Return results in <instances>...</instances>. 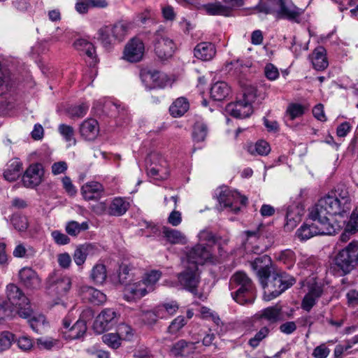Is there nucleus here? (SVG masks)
I'll use <instances>...</instances> for the list:
<instances>
[{
  "instance_id": "38",
  "label": "nucleus",
  "mask_w": 358,
  "mask_h": 358,
  "mask_svg": "<svg viewBox=\"0 0 358 358\" xmlns=\"http://www.w3.org/2000/svg\"><path fill=\"white\" fill-rule=\"evenodd\" d=\"M157 308L158 316L160 317V319H165L175 315L179 309V305L176 301H172L161 303L157 306Z\"/></svg>"
},
{
  "instance_id": "24",
  "label": "nucleus",
  "mask_w": 358,
  "mask_h": 358,
  "mask_svg": "<svg viewBox=\"0 0 358 358\" xmlns=\"http://www.w3.org/2000/svg\"><path fill=\"white\" fill-rule=\"evenodd\" d=\"M216 54L214 44L210 42H201L198 43L194 49V55L202 61L211 60Z\"/></svg>"
},
{
  "instance_id": "28",
  "label": "nucleus",
  "mask_w": 358,
  "mask_h": 358,
  "mask_svg": "<svg viewBox=\"0 0 358 358\" xmlns=\"http://www.w3.org/2000/svg\"><path fill=\"white\" fill-rule=\"evenodd\" d=\"M22 170V163L18 158H14L9 161L7 168L3 172V178L9 182L15 181L19 178Z\"/></svg>"
},
{
  "instance_id": "4",
  "label": "nucleus",
  "mask_w": 358,
  "mask_h": 358,
  "mask_svg": "<svg viewBox=\"0 0 358 358\" xmlns=\"http://www.w3.org/2000/svg\"><path fill=\"white\" fill-rule=\"evenodd\" d=\"M254 10L257 13L273 15L276 20H287L299 22L303 10L297 7L292 0H278L272 3L256 6Z\"/></svg>"
},
{
  "instance_id": "62",
  "label": "nucleus",
  "mask_w": 358,
  "mask_h": 358,
  "mask_svg": "<svg viewBox=\"0 0 358 358\" xmlns=\"http://www.w3.org/2000/svg\"><path fill=\"white\" fill-rule=\"evenodd\" d=\"M330 353V350L325 344H321L317 346L313 352V356L315 358H327Z\"/></svg>"
},
{
  "instance_id": "40",
  "label": "nucleus",
  "mask_w": 358,
  "mask_h": 358,
  "mask_svg": "<svg viewBox=\"0 0 358 358\" xmlns=\"http://www.w3.org/2000/svg\"><path fill=\"white\" fill-rule=\"evenodd\" d=\"M248 152L252 155L266 156L271 152L270 145L264 140H260L255 144H250L247 148Z\"/></svg>"
},
{
  "instance_id": "60",
  "label": "nucleus",
  "mask_w": 358,
  "mask_h": 358,
  "mask_svg": "<svg viewBox=\"0 0 358 358\" xmlns=\"http://www.w3.org/2000/svg\"><path fill=\"white\" fill-rule=\"evenodd\" d=\"M346 228L350 232L352 233L358 231V207L356 208L351 214Z\"/></svg>"
},
{
  "instance_id": "36",
  "label": "nucleus",
  "mask_w": 358,
  "mask_h": 358,
  "mask_svg": "<svg viewBox=\"0 0 358 358\" xmlns=\"http://www.w3.org/2000/svg\"><path fill=\"white\" fill-rule=\"evenodd\" d=\"M114 40L122 41L128 34L131 28V23L125 21H119L110 26Z\"/></svg>"
},
{
  "instance_id": "14",
  "label": "nucleus",
  "mask_w": 358,
  "mask_h": 358,
  "mask_svg": "<svg viewBox=\"0 0 358 358\" xmlns=\"http://www.w3.org/2000/svg\"><path fill=\"white\" fill-rule=\"evenodd\" d=\"M116 317L117 313L113 309L106 308L103 310L94 322L93 329L94 331L101 334L111 329L117 322Z\"/></svg>"
},
{
  "instance_id": "64",
  "label": "nucleus",
  "mask_w": 358,
  "mask_h": 358,
  "mask_svg": "<svg viewBox=\"0 0 358 358\" xmlns=\"http://www.w3.org/2000/svg\"><path fill=\"white\" fill-rule=\"evenodd\" d=\"M348 305L350 307H356L358 306V291L356 289H350L346 294Z\"/></svg>"
},
{
  "instance_id": "11",
  "label": "nucleus",
  "mask_w": 358,
  "mask_h": 358,
  "mask_svg": "<svg viewBox=\"0 0 358 358\" xmlns=\"http://www.w3.org/2000/svg\"><path fill=\"white\" fill-rule=\"evenodd\" d=\"M211 246L209 245L197 244L187 252V259L189 266L203 265L212 257Z\"/></svg>"
},
{
  "instance_id": "22",
  "label": "nucleus",
  "mask_w": 358,
  "mask_h": 358,
  "mask_svg": "<svg viewBox=\"0 0 358 358\" xmlns=\"http://www.w3.org/2000/svg\"><path fill=\"white\" fill-rule=\"evenodd\" d=\"M227 110L231 116L236 118L248 117L253 112L252 106L243 100H238L236 102L229 103Z\"/></svg>"
},
{
  "instance_id": "29",
  "label": "nucleus",
  "mask_w": 358,
  "mask_h": 358,
  "mask_svg": "<svg viewBox=\"0 0 358 358\" xmlns=\"http://www.w3.org/2000/svg\"><path fill=\"white\" fill-rule=\"evenodd\" d=\"M83 298L94 305H101L106 301V296L101 291L89 286L81 288Z\"/></svg>"
},
{
  "instance_id": "42",
  "label": "nucleus",
  "mask_w": 358,
  "mask_h": 358,
  "mask_svg": "<svg viewBox=\"0 0 358 358\" xmlns=\"http://www.w3.org/2000/svg\"><path fill=\"white\" fill-rule=\"evenodd\" d=\"M89 224L87 222L79 223L76 221H69L65 226V231L69 236L76 237L80 232L87 230Z\"/></svg>"
},
{
  "instance_id": "57",
  "label": "nucleus",
  "mask_w": 358,
  "mask_h": 358,
  "mask_svg": "<svg viewBox=\"0 0 358 358\" xmlns=\"http://www.w3.org/2000/svg\"><path fill=\"white\" fill-rule=\"evenodd\" d=\"M88 108L89 106L87 104L82 103L71 108L69 113L72 117L81 118L87 114Z\"/></svg>"
},
{
  "instance_id": "44",
  "label": "nucleus",
  "mask_w": 358,
  "mask_h": 358,
  "mask_svg": "<svg viewBox=\"0 0 358 358\" xmlns=\"http://www.w3.org/2000/svg\"><path fill=\"white\" fill-rule=\"evenodd\" d=\"M271 332V329L269 326H264L262 327L255 334V336L249 339L248 345L252 348H257L260 343L268 337L269 333Z\"/></svg>"
},
{
  "instance_id": "15",
  "label": "nucleus",
  "mask_w": 358,
  "mask_h": 358,
  "mask_svg": "<svg viewBox=\"0 0 358 358\" xmlns=\"http://www.w3.org/2000/svg\"><path fill=\"white\" fill-rule=\"evenodd\" d=\"M145 45L142 40L134 37L129 41L124 50V59L129 62H138L143 57Z\"/></svg>"
},
{
  "instance_id": "37",
  "label": "nucleus",
  "mask_w": 358,
  "mask_h": 358,
  "mask_svg": "<svg viewBox=\"0 0 358 358\" xmlns=\"http://www.w3.org/2000/svg\"><path fill=\"white\" fill-rule=\"evenodd\" d=\"M208 133L207 124L201 121H196L192 128V139L196 143L205 141Z\"/></svg>"
},
{
  "instance_id": "58",
  "label": "nucleus",
  "mask_w": 358,
  "mask_h": 358,
  "mask_svg": "<svg viewBox=\"0 0 358 358\" xmlns=\"http://www.w3.org/2000/svg\"><path fill=\"white\" fill-rule=\"evenodd\" d=\"M76 46H81L83 47V51L85 53L90 57L94 58L95 55V48L92 43L86 41L85 40L81 39L78 40L75 43Z\"/></svg>"
},
{
  "instance_id": "21",
  "label": "nucleus",
  "mask_w": 358,
  "mask_h": 358,
  "mask_svg": "<svg viewBox=\"0 0 358 358\" xmlns=\"http://www.w3.org/2000/svg\"><path fill=\"white\" fill-rule=\"evenodd\" d=\"M103 192V186L98 182H87L81 187V194L86 201H97Z\"/></svg>"
},
{
  "instance_id": "17",
  "label": "nucleus",
  "mask_w": 358,
  "mask_h": 358,
  "mask_svg": "<svg viewBox=\"0 0 358 358\" xmlns=\"http://www.w3.org/2000/svg\"><path fill=\"white\" fill-rule=\"evenodd\" d=\"M20 282L27 289H38L41 286V280L36 271L30 267H24L19 272Z\"/></svg>"
},
{
  "instance_id": "9",
  "label": "nucleus",
  "mask_w": 358,
  "mask_h": 358,
  "mask_svg": "<svg viewBox=\"0 0 358 358\" xmlns=\"http://www.w3.org/2000/svg\"><path fill=\"white\" fill-rule=\"evenodd\" d=\"M178 280L185 289L195 295L197 294V287L200 282V275L197 266H187L182 272L178 274Z\"/></svg>"
},
{
  "instance_id": "55",
  "label": "nucleus",
  "mask_w": 358,
  "mask_h": 358,
  "mask_svg": "<svg viewBox=\"0 0 358 358\" xmlns=\"http://www.w3.org/2000/svg\"><path fill=\"white\" fill-rule=\"evenodd\" d=\"M305 108L299 103H291L288 106L287 113L289 115L290 120H293L303 115Z\"/></svg>"
},
{
  "instance_id": "26",
  "label": "nucleus",
  "mask_w": 358,
  "mask_h": 358,
  "mask_svg": "<svg viewBox=\"0 0 358 358\" xmlns=\"http://www.w3.org/2000/svg\"><path fill=\"white\" fill-rule=\"evenodd\" d=\"M7 298L13 306H20L28 303V298L22 289L16 285L10 283L6 287Z\"/></svg>"
},
{
  "instance_id": "53",
  "label": "nucleus",
  "mask_w": 358,
  "mask_h": 358,
  "mask_svg": "<svg viewBox=\"0 0 358 358\" xmlns=\"http://www.w3.org/2000/svg\"><path fill=\"white\" fill-rule=\"evenodd\" d=\"M187 320L182 315L176 317L170 324L167 329V332L171 334L178 333L183 327L186 325Z\"/></svg>"
},
{
  "instance_id": "10",
  "label": "nucleus",
  "mask_w": 358,
  "mask_h": 358,
  "mask_svg": "<svg viewBox=\"0 0 358 358\" xmlns=\"http://www.w3.org/2000/svg\"><path fill=\"white\" fill-rule=\"evenodd\" d=\"M71 287V279L56 272L50 273L46 279L45 288L60 296L66 294Z\"/></svg>"
},
{
  "instance_id": "18",
  "label": "nucleus",
  "mask_w": 358,
  "mask_h": 358,
  "mask_svg": "<svg viewBox=\"0 0 358 358\" xmlns=\"http://www.w3.org/2000/svg\"><path fill=\"white\" fill-rule=\"evenodd\" d=\"M282 314V308L278 305L264 308L255 315V320L261 324L264 320L268 322L266 326L271 327L272 324L276 323L280 320Z\"/></svg>"
},
{
  "instance_id": "33",
  "label": "nucleus",
  "mask_w": 358,
  "mask_h": 358,
  "mask_svg": "<svg viewBox=\"0 0 358 358\" xmlns=\"http://www.w3.org/2000/svg\"><path fill=\"white\" fill-rule=\"evenodd\" d=\"M189 108V103L187 98L181 96L176 99L169 107V112L173 117H181Z\"/></svg>"
},
{
  "instance_id": "48",
  "label": "nucleus",
  "mask_w": 358,
  "mask_h": 358,
  "mask_svg": "<svg viewBox=\"0 0 358 358\" xmlns=\"http://www.w3.org/2000/svg\"><path fill=\"white\" fill-rule=\"evenodd\" d=\"M15 334L8 331L0 334V353L8 350L15 341Z\"/></svg>"
},
{
  "instance_id": "30",
  "label": "nucleus",
  "mask_w": 358,
  "mask_h": 358,
  "mask_svg": "<svg viewBox=\"0 0 358 358\" xmlns=\"http://www.w3.org/2000/svg\"><path fill=\"white\" fill-rule=\"evenodd\" d=\"M230 91V87L227 83L217 82L210 88V96L215 101H221L228 96Z\"/></svg>"
},
{
  "instance_id": "16",
  "label": "nucleus",
  "mask_w": 358,
  "mask_h": 358,
  "mask_svg": "<svg viewBox=\"0 0 358 358\" xmlns=\"http://www.w3.org/2000/svg\"><path fill=\"white\" fill-rule=\"evenodd\" d=\"M141 79L145 86L150 90L164 88L168 82L166 75L157 70L142 71Z\"/></svg>"
},
{
  "instance_id": "39",
  "label": "nucleus",
  "mask_w": 358,
  "mask_h": 358,
  "mask_svg": "<svg viewBox=\"0 0 358 358\" xmlns=\"http://www.w3.org/2000/svg\"><path fill=\"white\" fill-rule=\"evenodd\" d=\"M107 278L106 267L103 264H96L91 271L90 278L96 285L103 284Z\"/></svg>"
},
{
  "instance_id": "12",
  "label": "nucleus",
  "mask_w": 358,
  "mask_h": 358,
  "mask_svg": "<svg viewBox=\"0 0 358 358\" xmlns=\"http://www.w3.org/2000/svg\"><path fill=\"white\" fill-rule=\"evenodd\" d=\"M308 292L305 294L302 302L301 308L309 312L316 304L317 300L324 293V285L316 281L308 282Z\"/></svg>"
},
{
  "instance_id": "54",
  "label": "nucleus",
  "mask_w": 358,
  "mask_h": 358,
  "mask_svg": "<svg viewBox=\"0 0 358 358\" xmlns=\"http://www.w3.org/2000/svg\"><path fill=\"white\" fill-rule=\"evenodd\" d=\"M162 276V272L157 270H152L145 275L142 282L149 287V289H152V286L159 280Z\"/></svg>"
},
{
  "instance_id": "50",
  "label": "nucleus",
  "mask_w": 358,
  "mask_h": 358,
  "mask_svg": "<svg viewBox=\"0 0 358 358\" xmlns=\"http://www.w3.org/2000/svg\"><path fill=\"white\" fill-rule=\"evenodd\" d=\"M10 220L15 229L19 231H24L29 227L28 219L25 215L14 214Z\"/></svg>"
},
{
  "instance_id": "51",
  "label": "nucleus",
  "mask_w": 358,
  "mask_h": 358,
  "mask_svg": "<svg viewBox=\"0 0 358 358\" xmlns=\"http://www.w3.org/2000/svg\"><path fill=\"white\" fill-rule=\"evenodd\" d=\"M103 342L113 349H117L121 345L122 338L118 334L109 333L103 335Z\"/></svg>"
},
{
  "instance_id": "63",
  "label": "nucleus",
  "mask_w": 358,
  "mask_h": 358,
  "mask_svg": "<svg viewBox=\"0 0 358 358\" xmlns=\"http://www.w3.org/2000/svg\"><path fill=\"white\" fill-rule=\"evenodd\" d=\"M18 347L23 351H28L33 347V341L28 336H21L17 340Z\"/></svg>"
},
{
  "instance_id": "8",
  "label": "nucleus",
  "mask_w": 358,
  "mask_h": 358,
  "mask_svg": "<svg viewBox=\"0 0 358 358\" xmlns=\"http://www.w3.org/2000/svg\"><path fill=\"white\" fill-rule=\"evenodd\" d=\"M217 199L220 205H222L224 208H230L234 213H238L240 211L239 204L245 206L248 203L246 196L228 188H224L220 192Z\"/></svg>"
},
{
  "instance_id": "47",
  "label": "nucleus",
  "mask_w": 358,
  "mask_h": 358,
  "mask_svg": "<svg viewBox=\"0 0 358 358\" xmlns=\"http://www.w3.org/2000/svg\"><path fill=\"white\" fill-rule=\"evenodd\" d=\"M110 26H104L98 31V39L105 47L109 46L114 39Z\"/></svg>"
},
{
  "instance_id": "34",
  "label": "nucleus",
  "mask_w": 358,
  "mask_h": 358,
  "mask_svg": "<svg viewBox=\"0 0 358 358\" xmlns=\"http://www.w3.org/2000/svg\"><path fill=\"white\" fill-rule=\"evenodd\" d=\"M150 159L151 164L148 168V174L152 176H161L160 173L163 172L166 166V162L163 157L156 153L150 155Z\"/></svg>"
},
{
  "instance_id": "7",
  "label": "nucleus",
  "mask_w": 358,
  "mask_h": 358,
  "mask_svg": "<svg viewBox=\"0 0 358 358\" xmlns=\"http://www.w3.org/2000/svg\"><path fill=\"white\" fill-rule=\"evenodd\" d=\"M153 45L156 55L161 60L171 58L176 48L173 41L163 31H157L154 34Z\"/></svg>"
},
{
  "instance_id": "32",
  "label": "nucleus",
  "mask_w": 358,
  "mask_h": 358,
  "mask_svg": "<svg viewBox=\"0 0 358 358\" xmlns=\"http://www.w3.org/2000/svg\"><path fill=\"white\" fill-rule=\"evenodd\" d=\"M203 8L206 13L210 15L231 16L229 7L225 6L222 2L218 1L205 4Z\"/></svg>"
},
{
  "instance_id": "13",
  "label": "nucleus",
  "mask_w": 358,
  "mask_h": 358,
  "mask_svg": "<svg viewBox=\"0 0 358 358\" xmlns=\"http://www.w3.org/2000/svg\"><path fill=\"white\" fill-rule=\"evenodd\" d=\"M44 174L43 165L40 163L30 164L22 176L23 185L27 188H34L38 186Z\"/></svg>"
},
{
  "instance_id": "3",
  "label": "nucleus",
  "mask_w": 358,
  "mask_h": 358,
  "mask_svg": "<svg viewBox=\"0 0 358 358\" xmlns=\"http://www.w3.org/2000/svg\"><path fill=\"white\" fill-rule=\"evenodd\" d=\"M231 296L241 305L251 304L256 297V287L252 280L243 271H236L229 280Z\"/></svg>"
},
{
  "instance_id": "20",
  "label": "nucleus",
  "mask_w": 358,
  "mask_h": 358,
  "mask_svg": "<svg viewBox=\"0 0 358 358\" xmlns=\"http://www.w3.org/2000/svg\"><path fill=\"white\" fill-rule=\"evenodd\" d=\"M196 344V343L181 339L172 345L169 351L170 355L174 357H188L194 352Z\"/></svg>"
},
{
  "instance_id": "41",
  "label": "nucleus",
  "mask_w": 358,
  "mask_h": 358,
  "mask_svg": "<svg viewBox=\"0 0 358 358\" xmlns=\"http://www.w3.org/2000/svg\"><path fill=\"white\" fill-rule=\"evenodd\" d=\"M140 283L134 284L132 285L127 284L125 285L124 297L127 301H130L134 298H141L147 294L145 288L140 287Z\"/></svg>"
},
{
  "instance_id": "1",
  "label": "nucleus",
  "mask_w": 358,
  "mask_h": 358,
  "mask_svg": "<svg viewBox=\"0 0 358 358\" xmlns=\"http://www.w3.org/2000/svg\"><path fill=\"white\" fill-rule=\"evenodd\" d=\"M350 208L348 191L338 187L334 195L327 194L319 199L311 211L313 217H318L326 224H331L328 215H342L350 210Z\"/></svg>"
},
{
  "instance_id": "43",
  "label": "nucleus",
  "mask_w": 358,
  "mask_h": 358,
  "mask_svg": "<svg viewBox=\"0 0 358 358\" xmlns=\"http://www.w3.org/2000/svg\"><path fill=\"white\" fill-rule=\"evenodd\" d=\"M230 65L231 67L229 69V71L236 76L245 75L251 66V64L249 62H245L243 59L231 62Z\"/></svg>"
},
{
  "instance_id": "31",
  "label": "nucleus",
  "mask_w": 358,
  "mask_h": 358,
  "mask_svg": "<svg viewBox=\"0 0 358 358\" xmlns=\"http://www.w3.org/2000/svg\"><path fill=\"white\" fill-rule=\"evenodd\" d=\"M95 249V246L91 243H85L78 245L73 255V260L78 266H82L87 255L92 253Z\"/></svg>"
},
{
  "instance_id": "19",
  "label": "nucleus",
  "mask_w": 358,
  "mask_h": 358,
  "mask_svg": "<svg viewBox=\"0 0 358 358\" xmlns=\"http://www.w3.org/2000/svg\"><path fill=\"white\" fill-rule=\"evenodd\" d=\"M253 271L255 272L259 280L264 278L269 272L272 271V260L268 255H262L255 258L250 262Z\"/></svg>"
},
{
  "instance_id": "6",
  "label": "nucleus",
  "mask_w": 358,
  "mask_h": 358,
  "mask_svg": "<svg viewBox=\"0 0 358 358\" xmlns=\"http://www.w3.org/2000/svg\"><path fill=\"white\" fill-rule=\"evenodd\" d=\"M335 268L343 275L350 273L358 263V241H352L341 250L334 258Z\"/></svg>"
},
{
  "instance_id": "49",
  "label": "nucleus",
  "mask_w": 358,
  "mask_h": 358,
  "mask_svg": "<svg viewBox=\"0 0 358 358\" xmlns=\"http://www.w3.org/2000/svg\"><path fill=\"white\" fill-rule=\"evenodd\" d=\"M163 234L169 242L173 244L178 243L184 239L182 233L176 229L164 227Z\"/></svg>"
},
{
  "instance_id": "35",
  "label": "nucleus",
  "mask_w": 358,
  "mask_h": 358,
  "mask_svg": "<svg viewBox=\"0 0 358 358\" xmlns=\"http://www.w3.org/2000/svg\"><path fill=\"white\" fill-rule=\"evenodd\" d=\"M87 331L86 322L83 320H77L67 331H64V334L69 339L73 340L82 337Z\"/></svg>"
},
{
  "instance_id": "25",
  "label": "nucleus",
  "mask_w": 358,
  "mask_h": 358,
  "mask_svg": "<svg viewBox=\"0 0 358 358\" xmlns=\"http://www.w3.org/2000/svg\"><path fill=\"white\" fill-rule=\"evenodd\" d=\"M313 68L317 71H323L328 67L329 62L327 51L323 46H317L310 55Z\"/></svg>"
},
{
  "instance_id": "59",
  "label": "nucleus",
  "mask_w": 358,
  "mask_h": 358,
  "mask_svg": "<svg viewBox=\"0 0 358 358\" xmlns=\"http://www.w3.org/2000/svg\"><path fill=\"white\" fill-rule=\"evenodd\" d=\"M51 236L57 245H66L69 244L71 241L68 235L58 230L52 231Z\"/></svg>"
},
{
  "instance_id": "46",
  "label": "nucleus",
  "mask_w": 358,
  "mask_h": 358,
  "mask_svg": "<svg viewBox=\"0 0 358 358\" xmlns=\"http://www.w3.org/2000/svg\"><path fill=\"white\" fill-rule=\"evenodd\" d=\"M58 131L70 145H76L75 131L73 128L65 124H61L58 127Z\"/></svg>"
},
{
  "instance_id": "5",
  "label": "nucleus",
  "mask_w": 358,
  "mask_h": 358,
  "mask_svg": "<svg viewBox=\"0 0 358 358\" xmlns=\"http://www.w3.org/2000/svg\"><path fill=\"white\" fill-rule=\"evenodd\" d=\"M309 219L313 221L312 223H304L296 231V234L301 241H306L317 235H333L337 233L339 229L338 224H326L318 217H313L311 210Z\"/></svg>"
},
{
  "instance_id": "45",
  "label": "nucleus",
  "mask_w": 358,
  "mask_h": 358,
  "mask_svg": "<svg viewBox=\"0 0 358 358\" xmlns=\"http://www.w3.org/2000/svg\"><path fill=\"white\" fill-rule=\"evenodd\" d=\"M276 259L285 264L287 268H291L295 264L296 255L292 250L287 249L280 252Z\"/></svg>"
},
{
  "instance_id": "27",
  "label": "nucleus",
  "mask_w": 358,
  "mask_h": 358,
  "mask_svg": "<svg viewBox=\"0 0 358 358\" xmlns=\"http://www.w3.org/2000/svg\"><path fill=\"white\" fill-rule=\"evenodd\" d=\"M130 203L123 197H115L108 206V214L110 216L119 217L124 215L129 210Z\"/></svg>"
},
{
  "instance_id": "23",
  "label": "nucleus",
  "mask_w": 358,
  "mask_h": 358,
  "mask_svg": "<svg viewBox=\"0 0 358 358\" xmlns=\"http://www.w3.org/2000/svg\"><path fill=\"white\" fill-rule=\"evenodd\" d=\"M99 133L98 122L93 118L83 121L80 126V134L87 141H94Z\"/></svg>"
},
{
  "instance_id": "61",
  "label": "nucleus",
  "mask_w": 358,
  "mask_h": 358,
  "mask_svg": "<svg viewBox=\"0 0 358 358\" xmlns=\"http://www.w3.org/2000/svg\"><path fill=\"white\" fill-rule=\"evenodd\" d=\"M266 77L270 80H274L279 77L278 69L272 64H268L264 68Z\"/></svg>"
},
{
  "instance_id": "2",
  "label": "nucleus",
  "mask_w": 358,
  "mask_h": 358,
  "mask_svg": "<svg viewBox=\"0 0 358 358\" xmlns=\"http://www.w3.org/2000/svg\"><path fill=\"white\" fill-rule=\"evenodd\" d=\"M259 281L264 290V299L271 301L293 286L296 279L286 272L271 271Z\"/></svg>"
},
{
  "instance_id": "52",
  "label": "nucleus",
  "mask_w": 358,
  "mask_h": 358,
  "mask_svg": "<svg viewBox=\"0 0 358 358\" xmlns=\"http://www.w3.org/2000/svg\"><path fill=\"white\" fill-rule=\"evenodd\" d=\"M157 310L158 308L156 306L151 310L143 311L141 314L143 322L150 326L155 324L158 319H160V317L158 316V313H157Z\"/></svg>"
},
{
  "instance_id": "56",
  "label": "nucleus",
  "mask_w": 358,
  "mask_h": 358,
  "mask_svg": "<svg viewBox=\"0 0 358 358\" xmlns=\"http://www.w3.org/2000/svg\"><path fill=\"white\" fill-rule=\"evenodd\" d=\"M130 269L126 264H122L120 266L118 278L119 282L122 285H127V284L132 280Z\"/></svg>"
}]
</instances>
